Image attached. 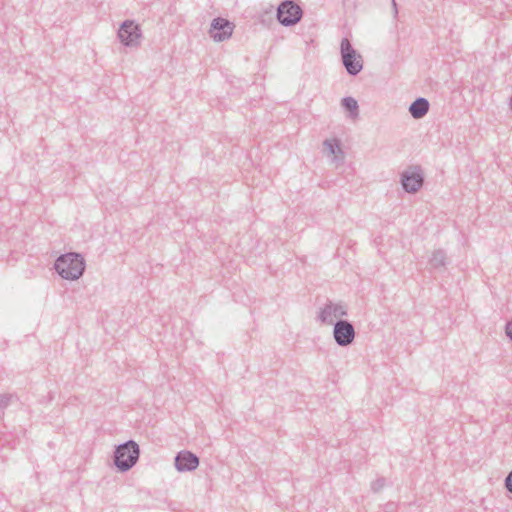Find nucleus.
<instances>
[{
  "label": "nucleus",
  "instance_id": "1",
  "mask_svg": "<svg viewBox=\"0 0 512 512\" xmlns=\"http://www.w3.org/2000/svg\"><path fill=\"white\" fill-rule=\"evenodd\" d=\"M54 268L63 279L77 280L83 275L86 263L80 253L69 252L56 259Z\"/></svg>",
  "mask_w": 512,
  "mask_h": 512
},
{
  "label": "nucleus",
  "instance_id": "2",
  "mask_svg": "<svg viewBox=\"0 0 512 512\" xmlns=\"http://www.w3.org/2000/svg\"><path fill=\"white\" fill-rule=\"evenodd\" d=\"M139 456V445L134 440H128L116 446L113 462L118 471L127 472L135 466Z\"/></svg>",
  "mask_w": 512,
  "mask_h": 512
},
{
  "label": "nucleus",
  "instance_id": "3",
  "mask_svg": "<svg viewBox=\"0 0 512 512\" xmlns=\"http://www.w3.org/2000/svg\"><path fill=\"white\" fill-rule=\"evenodd\" d=\"M340 53L347 73L350 76L358 75L363 69V60L361 55L353 48L348 38L341 40Z\"/></svg>",
  "mask_w": 512,
  "mask_h": 512
},
{
  "label": "nucleus",
  "instance_id": "4",
  "mask_svg": "<svg viewBox=\"0 0 512 512\" xmlns=\"http://www.w3.org/2000/svg\"><path fill=\"white\" fill-rule=\"evenodd\" d=\"M302 16V8L292 0L281 2L277 8V19L281 25L286 27L297 24Z\"/></svg>",
  "mask_w": 512,
  "mask_h": 512
},
{
  "label": "nucleus",
  "instance_id": "5",
  "mask_svg": "<svg viewBox=\"0 0 512 512\" xmlns=\"http://www.w3.org/2000/svg\"><path fill=\"white\" fill-rule=\"evenodd\" d=\"M120 42L127 47H138L142 38V31L138 24L132 20H125L118 30Z\"/></svg>",
  "mask_w": 512,
  "mask_h": 512
},
{
  "label": "nucleus",
  "instance_id": "6",
  "mask_svg": "<svg viewBox=\"0 0 512 512\" xmlns=\"http://www.w3.org/2000/svg\"><path fill=\"white\" fill-rule=\"evenodd\" d=\"M412 171H403L400 175V182L405 192L414 194L424 184V175L420 166H410Z\"/></svg>",
  "mask_w": 512,
  "mask_h": 512
},
{
  "label": "nucleus",
  "instance_id": "7",
  "mask_svg": "<svg viewBox=\"0 0 512 512\" xmlns=\"http://www.w3.org/2000/svg\"><path fill=\"white\" fill-rule=\"evenodd\" d=\"M333 325V337L337 345L347 347L353 343L356 332L350 321L339 319Z\"/></svg>",
  "mask_w": 512,
  "mask_h": 512
},
{
  "label": "nucleus",
  "instance_id": "8",
  "mask_svg": "<svg viewBox=\"0 0 512 512\" xmlns=\"http://www.w3.org/2000/svg\"><path fill=\"white\" fill-rule=\"evenodd\" d=\"M234 27V24L225 18H214L210 25V37L216 42H222L232 36Z\"/></svg>",
  "mask_w": 512,
  "mask_h": 512
},
{
  "label": "nucleus",
  "instance_id": "9",
  "mask_svg": "<svg viewBox=\"0 0 512 512\" xmlns=\"http://www.w3.org/2000/svg\"><path fill=\"white\" fill-rule=\"evenodd\" d=\"M347 307L342 303H333L328 300L325 305L320 308L317 315V320L323 324L332 325L334 324L333 317H344L347 316Z\"/></svg>",
  "mask_w": 512,
  "mask_h": 512
},
{
  "label": "nucleus",
  "instance_id": "10",
  "mask_svg": "<svg viewBox=\"0 0 512 512\" xmlns=\"http://www.w3.org/2000/svg\"><path fill=\"white\" fill-rule=\"evenodd\" d=\"M174 464L177 471L190 472L199 466V458L191 451L183 450L176 454Z\"/></svg>",
  "mask_w": 512,
  "mask_h": 512
},
{
  "label": "nucleus",
  "instance_id": "11",
  "mask_svg": "<svg viewBox=\"0 0 512 512\" xmlns=\"http://www.w3.org/2000/svg\"><path fill=\"white\" fill-rule=\"evenodd\" d=\"M429 108V101L424 97H418L410 104L408 110L414 119H421L428 113Z\"/></svg>",
  "mask_w": 512,
  "mask_h": 512
},
{
  "label": "nucleus",
  "instance_id": "12",
  "mask_svg": "<svg viewBox=\"0 0 512 512\" xmlns=\"http://www.w3.org/2000/svg\"><path fill=\"white\" fill-rule=\"evenodd\" d=\"M341 104L345 110L350 113L351 118L358 117L359 114V106L357 101L353 97H344L341 100Z\"/></svg>",
  "mask_w": 512,
  "mask_h": 512
},
{
  "label": "nucleus",
  "instance_id": "13",
  "mask_svg": "<svg viewBox=\"0 0 512 512\" xmlns=\"http://www.w3.org/2000/svg\"><path fill=\"white\" fill-rule=\"evenodd\" d=\"M446 253L442 249L435 250L430 258V264L433 268H440L446 265Z\"/></svg>",
  "mask_w": 512,
  "mask_h": 512
},
{
  "label": "nucleus",
  "instance_id": "14",
  "mask_svg": "<svg viewBox=\"0 0 512 512\" xmlns=\"http://www.w3.org/2000/svg\"><path fill=\"white\" fill-rule=\"evenodd\" d=\"M324 146L328 149V151L335 155V157L337 158V154H341L343 156V151L341 149V144H340V141L338 139H333V140H328L326 139L324 141Z\"/></svg>",
  "mask_w": 512,
  "mask_h": 512
},
{
  "label": "nucleus",
  "instance_id": "15",
  "mask_svg": "<svg viewBox=\"0 0 512 512\" xmlns=\"http://www.w3.org/2000/svg\"><path fill=\"white\" fill-rule=\"evenodd\" d=\"M12 398V394H0V418L3 417L4 409L9 406Z\"/></svg>",
  "mask_w": 512,
  "mask_h": 512
},
{
  "label": "nucleus",
  "instance_id": "16",
  "mask_svg": "<svg viewBox=\"0 0 512 512\" xmlns=\"http://www.w3.org/2000/svg\"><path fill=\"white\" fill-rule=\"evenodd\" d=\"M386 485V479L384 477H379L371 484V490L375 493L380 492L384 486Z\"/></svg>",
  "mask_w": 512,
  "mask_h": 512
},
{
  "label": "nucleus",
  "instance_id": "17",
  "mask_svg": "<svg viewBox=\"0 0 512 512\" xmlns=\"http://www.w3.org/2000/svg\"><path fill=\"white\" fill-rule=\"evenodd\" d=\"M504 486L507 489V491L512 493V470L506 476V478L504 480Z\"/></svg>",
  "mask_w": 512,
  "mask_h": 512
},
{
  "label": "nucleus",
  "instance_id": "18",
  "mask_svg": "<svg viewBox=\"0 0 512 512\" xmlns=\"http://www.w3.org/2000/svg\"><path fill=\"white\" fill-rule=\"evenodd\" d=\"M397 503L395 502H387L385 505H384V512H396L397 511Z\"/></svg>",
  "mask_w": 512,
  "mask_h": 512
},
{
  "label": "nucleus",
  "instance_id": "19",
  "mask_svg": "<svg viewBox=\"0 0 512 512\" xmlns=\"http://www.w3.org/2000/svg\"><path fill=\"white\" fill-rule=\"evenodd\" d=\"M506 336L512 341V320L508 321L505 325Z\"/></svg>",
  "mask_w": 512,
  "mask_h": 512
},
{
  "label": "nucleus",
  "instance_id": "20",
  "mask_svg": "<svg viewBox=\"0 0 512 512\" xmlns=\"http://www.w3.org/2000/svg\"><path fill=\"white\" fill-rule=\"evenodd\" d=\"M392 6H393L394 15L396 17L398 15V8H397V3L395 0H392Z\"/></svg>",
  "mask_w": 512,
  "mask_h": 512
},
{
  "label": "nucleus",
  "instance_id": "21",
  "mask_svg": "<svg viewBox=\"0 0 512 512\" xmlns=\"http://www.w3.org/2000/svg\"><path fill=\"white\" fill-rule=\"evenodd\" d=\"M509 105H510V108L512 109V95H511V98H510Z\"/></svg>",
  "mask_w": 512,
  "mask_h": 512
}]
</instances>
